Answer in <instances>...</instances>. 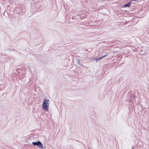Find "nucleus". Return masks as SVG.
I'll return each mask as SVG.
<instances>
[{"instance_id":"1","label":"nucleus","mask_w":149,"mask_h":149,"mask_svg":"<svg viewBox=\"0 0 149 149\" xmlns=\"http://www.w3.org/2000/svg\"><path fill=\"white\" fill-rule=\"evenodd\" d=\"M50 101L48 99H45L44 100L42 105V109L45 111H48L49 110Z\"/></svg>"},{"instance_id":"2","label":"nucleus","mask_w":149,"mask_h":149,"mask_svg":"<svg viewBox=\"0 0 149 149\" xmlns=\"http://www.w3.org/2000/svg\"><path fill=\"white\" fill-rule=\"evenodd\" d=\"M32 143L33 146H38V148L40 149H42L44 148L43 144L40 141L33 142Z\"/></svg>"},{"instance_id":"3","label":"nucleus","mask_w":149,"mask_h":149,"mask_svg":"<svg viewBox=\"0 0 149 149\" xmlns=\"http://www.w3.org/2000/svg\"><path fill=\"white\" fill-rule=\"evenodd\" d=\"M131 5L130 3H128L125 5L124 6L125 7H129Z\"/></svg>"},{"instance_id":"4","label":"nucleus","mask_w":149,"mask_h":149,"mask_svg":"<svg viewBox=\"0 0 149 149\" xmlns=\"http://www.w3.org/2000/svg\"><path fill=\"white\" fill-rule=\"evenodd\" d=\"M104 57H105V56H103L102 57H100V58H98L97 60H98V59H102V58Z\"/></svg>"},{"instance_id":"5","label":"nucleus","mask_w":149,"mask_h":149,"mask_svg":"<svg viewBox=\"0 0 149 149\" xmlns=\"http://www.w3.org/2000/svg\"><path fill=\"white\" fill-rule=\"evenodd\" d=\"M137 0H132V1H136Z\"/></svg>"}]
</instances>
